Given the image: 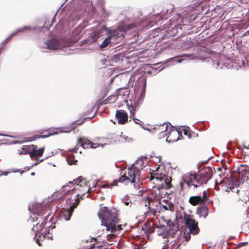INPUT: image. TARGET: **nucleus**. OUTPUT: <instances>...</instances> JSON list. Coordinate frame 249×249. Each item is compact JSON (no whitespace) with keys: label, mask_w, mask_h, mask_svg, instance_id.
Masks as SVG:
<instances>
[{"label":"nucleus","mask_w":249,"mask_h":249,"mask_svg":"<svg viewBox=\"0 0 249 249\" xmlns=\"http://www.w3.org/2000/svg\"><path fill=\"white\" fill-rule=\"evenodd\" d=\"M213 171L210 167H205L197 174L190 173L186 174L184 178V182L189 188L193 186L195 188L207 183L212 177Z\"/></svg>","instance_id":"obj_1"},{"label":"nucleus","mask_w":249,"mask_h":249,"mask_svg":"<svg viewBox=\"0 0 249 249\" xmlns=\"http://www.w3.org/2000/svg\"><path fill=\"white\" fill-rule=\"evenodd\" d=\"M140 176L141 173L139 169H135L134 167L131 166L128 168L127 171L123 175H122L118 180H115L110 185H117L118 182L125 184H128L130 182L133 183V185L135 188H140L142 184Z\"/></svg>","instance_id":"obj_2"},{"label":"nucleus","mask_w":249,"mask_h":249,"mask_svg":"<svg viewBox=\"0 0 249 249\" xmlns=\"http://www.w3.org/2000/svg\"><path fill=\"white\" fill-rule=\"evenodd\" d=\"M118 215L119 211L112 207L111 209H110V239L119 234L120 231L122 230V224Z\"/></svg>","instance_id":"obj_3"},{"label":"nucleus","mask_w":249,"mask_h":249,"mask_svg":"<svg viewBox=\"0 0 249 249\" xmlns=\"http://www.w3.org/2000/svg\"><path fill=\"white\" fill-rule=\"evenodd\" d=\"M50 213L46 210H43L40 212H36L33 214V218L36 221H38L37 223L34 225L32 230L35 233H40L43 232L44 227L50 216Z\"/></svg>","instance_id":"obj_4"},{"label":"nucleus","mask_w":249,"mask_h":249,"mask_svg":"<svg viewBox=\"0 0 249 249\" xmlns=\"http://www.w3.org/2000/svg\"><path fill=\"white\" fill-rule=\"evenodd\" d=\"M172 178L165 174L153 173H150V181L153 184L160 183L159 186L162 188L168 189L172 187Z\"/></svg>","instance_id":"obj_5"},{"label":"nucleus","mask_w":249,"mask_h":249,"mask_svg":"<svg viewBox=\"0 0 249 249\" xmlns=\"http://www.w3.org/2000/svg\"><path fill=\"white\" fill-rule=\"evenodd\" d=\"M67 186L71 187V188L73 187V189L74 190H79L81 192V194H80L81 196H83L86 193H88L90 190V188L87 184L86 180L82 178V177H79L72 181H69V182L66 185H64L63 188L65 190Z\"/></svg>","instance_id":"obj_6"},{"label":"nucleus","mask_w":249,"mask_h":249,"mask_svg":"<svg viewBox=\"0 0 249 249\" xmlns=\"http://www.w3.org/2000/svg\"><path fill=\"white\" fill-rule=\"evenodd\" d=\"M75 128V124H72L69 127L64 128V129L60 130V131H58L57 129H49L44 131V132H48L47 135H36L30 137L25 138V139L26 141L32 142L38 138H47L53 135L57 134L59 132L69 133Z\"/></svg>","instance_id":"obj_7"},{"label":"nucleus","mask_w":249,"mask_h":249,"mask_svg":"<svg viewBox=\"0 0 249 249\" xmlns=\"http://www.w3.org/2000/svg\"><path fill=\"white\" fill-rule=\"evenodd\" d=\"M183 219L185 221V225L186 227L189 229V231L193 235L197 234L199 231V228L198 226V222L191 215L184 213Z\"/></svg>","instance_id":"obj_8"},{"label":"nucleus","mask_w":249,"mask_h":249,"mask_svg":"<svg viewBox=\"0 0 249 249\" xmlns=\"http://www.w3.org/2000/svg\"><path fill=\"white\" fill-rule=\"evenodd\" d=\"M159 199H152L147 197L143 200L144 205L148 209V212H151L155 214L157 213H160L161 205Z\"/></svg>","instance_id":"obj_9"},{"label":"nucleus","mask_w":249,"mask_h":249,"mask_svg":"<svg viewBox=\"0 0 249 249\" xmlns=\"http://www.w3.org/2000/svg\"><path fill=\"white\" fill-rule=\"evenodd\" d=\"M102 205L100 204L101 208L98 215L102 225L106 226V230L109 231V208L107 207H102Z\"/></svg>","instance_id":"obj_10"},{"label":"nucleus","mask_w":249,"mask_h":249,"mask_svg":"<svg viewBox=\"0 0 249 249\" xmlns=\"http://www.w3.org/2000/svg\"><path fill=\"white\" fill-rule=\"evenodd\" d=\"M80 194L77 195V197L74 200V202L72 203V205L70 206L68 210H64L61 214V216L63 217L66 220H69L72 215V213L74 209L77 207L80 203Z\"/></svg>","instance_id":"obj_11"},{"label":"nucleus","mask_w":249,"mask_h":249,"mask_svg":"<svg viewBox=\"0 0 249 249\" xmlns=\"http://www.w3.org/2000/svg\"><path fill=\"white\" fill-rule=\"evenodd\" d=\"M238 178L241 182L249 179V166L241 165L238 168Z\"/></svg>","instance_id":"obj_12"},{"label":"nucleus","mask_w":249,"mask_h":249,"mask_svg":"<svg viewBox=\"0 0 249 249\" xmlns=\"http://www.w3.org/2000/svg\"><path fill=\"white\" fill-rule=\"evenodd\" d=\"M151 191V193L149 195L148 197L152 198V199L160 200L162 197L163 194L161 192L162 190L164 189L161 186H159L160 183L154 184Z\"/></svg>","instance_id":"obj_13"},{"label":"nucleus","mask_w":249,"mask_h":249,"mask_svg":"<svg viewBox=\"0 0 249 249\" xmlns=\"http://www.w3.org/2000/svg\"><path fill=\"white\" fill-rule=\"evenodd\" d=\"M169 129L171 130L168 133V136H167L166 140L169 142H177L182 137L181 133L180 131L175 128H171L169 127Z\"/></svg>","instance_id":"obj_14"},{"label":"nucleus","mask_w":249,"mask_h":249,"mask_svg":"<svg viewBox=\"0 0 249 249\" xmlns=\"http://www.w3.org/2000/svg\"><path fill=\"white\" fill-rule=\"evenodd\" d=\"M115 116L119 124H124L128 121V115L123 110H117Z\"/></svg>","instance_id":"obj_15"},{"label":"nucleus","mask_w":249,"mask_h":249,"mask_svg":"<svg viewBox=\"0 0 249 249\" xmlns=\"http://www.w3.org/2000/svg\"><path fill=\"white\" fill-rule=\"evenodd\" d=\"M78 144L84 148H95L98 146L96 143H94L85 138H80L78 139Z\"/></svg>","instance_id":"obj_16"},{"label":"nucleus","mask_w":249,"mask_h":249,"mask_svg":"<svg viewBox=\"0 0 249 249\" xmlns=\"http://www.w3.org/2000/svg\"><path fill=\"white\" fill-rule=\"evenodd\" d=\"M231 190H235L234 191L236 192L238 196V199L239 200H241L242 202H244L245 203H247L248 201L249 202V190L246 192H241L240 194V190L237 188L236 187L235 188L234 187H232V188H230ZM234 191H232L233 192Z\"/></svg>","instance_id":"obj_17"},{"label":"nucleus","mask_w":249,"mask_h":249,"mask_svg":"<svg viewBox=\"0 0 249 249\" xmlns=\"http://www.w3.org/2000/svg\"><path fill=\"white\" fill-rule=\"evenodd\" d=\"M46 44L50 50H57L61 47L59 40L56 39H50L46 42Z\"/></svg>","instance_id":"obj_18"},{"label":"nucleus","mask_w":249,"mask_h":249,"mask_svg":"<svg viewBox=\"0 0 249 249\" xmlns=\"http://www.w3.org/2000/svg\"><path fill=\"white\" fill-rule=\"evenodd\" d=\"M35 147L33 148L32 152L30 154V157L32 159L35 158L41 157L44 153L45 147H43L37 149V145H34Z\"/></svg>","instance_id":"obj_19"},{"label":"nucleus","mask_w":249,"mask_h":249,"mask_svg":"<svg viewBox=\"0 0 249 249\" xmlns=\"http://www.w3.org/2000/svg\"><path fill=\"white\" fill-rule=\"evenodd\" d=\"M189 202L194 206L203 203L201 196H191L189 199Z\"/></svg>","instance_id":"obj_20"},{"label":"nucleus","mask_w":249,"mask_h":249,"mask_svg":"<svg viewBox=\"0 0 249 249\" xmlns=\"http://www.w3.org/2000/svg\"><path fill=\"white\" fill-rule=\"evenodd\" d=\"M47 230L45 229L44 232H41L40 233H36V243L39 246L42 245V243L45 239V236Z\"/></svg>","instance_id":"obj_21"},{"label":"nucleus","mask_w":249,"mask_h":249,"mask_svg":"<svg viewBox=\"0 0 249 249\" xmlns=\"http://www.w3.org/2000/svg\"><path fill=\"white\" fill-rule=\"evenodd\" d=\"M110 144L122 142L124 141L123 137L121 135L112 134L110 136Z\"/></svg>","instance_id":"obj_22"},{"label":"nucleus","mask_w":249,"mask_h":249,"mask_svg":"<svg viewBox=\"0 0 249 249\" xmlns=\"http://www.w3.org/2000/svg\"><path fill=\"white\" fill-rule=\"evenodd\" d=\"M35 147L34 144L23 145L22 148L19 150L20 154L25 155L29 154L30 156L31 152H32L33 148Z\"/></svg>","instance_id":"obj_23"},{"label":"nucleus","mask_w":249,"mask_h":249,"mask_svg":"<svg viewBox=\"0 0 249 249\" xmlns=\"http://www.w3.org/2000/svg\"><path fill=\"white\" fill-rule=\"evenodd\" d=\"M145 164L146 163L143 161V160L142 159L139 158L131 166L135 169H139V171H140L141 169L144 167Z\"/></svg>","instance_id":"obj_24"},{"label":"nucleus","mask_w":249,"mask_h":249,"mask_svg":"<svg viewBox=\"0 0 249 249\" xmlns=\"http://www.w3.org/2000/svg\"><path fill=\"white\" fill-rule=\"evenodd\" d=\"M123 60V55L117 54L114 55L110 60V65L115 66V64L120 63Z\"/></svg>","instance_id":"obj_25"},{"label":"nucleus","mask_w":249,"mask_h":249,"mask_svg":"<svg viewBox=\"0 0 249 249\" xmlns=\"http://www.w3.org/2000/svg\"><path fill=\"white\" fill-rule=\"evenodd\" d=\"M197 213L199 214L200 216L206 218L209 213V209L206 206H201L197 209Z\"/></svg>","instance_id":"obj_26"},{"label":"nucleus","mask_w":249,"mask_h":249,"mask_svg":"<svg viewBox=\"0 0 249 249\" xmlns=\"http://www.w3.org/2000/svg\"><path fill=\"white\" fill-rule=\"evenodd\" d=\"M135 26L134 23L125 25L121 24L119 26V30L121 32H125L133 28Z\"/></svg>","instance_id":"obj_27"},{"label":"nucleus","mask_w":249,"mask_h":249,"mask_svg":"<svg viewBox=\"0 0 249 249\" xmlns=\"http://www.w3.org/2000/svg\"><path fill=\"white\" fill-rule=\"evenodd\" d=\"M165 204L161 205V207L163 208L166 211L170 210L171 211H173L174 210V206L172 204V203L169 201H166L165 202Z\"/></svg>","instance_id":"obj_28"},{"label":"nucleus","mask_w":249,"mask_h":249,"mask_svg":"<svg viewBox=\"0 0 249 249\" xmlns=\"http://www.w3.org/2000/svg\"><path fill=\"white\" fill-rule=\"evenodd\" d=\"M67 160L68 163L70 165L76 164L77 162V160L75 159V157L72 154H70L69 155L67 158Z\"/></svg>","instance_id":"obj_29"},{"label":"nucleus","mask_w":249,"mask_h":249,"mask_svg":"<svg viewBox=\"0 0 249 249\" xmlns=\"http://www.w3.org/2000/svg\"><path fill=\"white\" fill-rule=\"evenodd\" d=\"M128 109H129L130 113V118H132V119L135 120V119L134 118V116L135 113V110H136L137 105H136V104H134L133 105H131L130 107L128 105Z\"/></svg>","instance_id":"obj_30"},{"label":"nucleus","mask_w":249,"mask_h":249,"mask_svg":"<svg viewBox=\"0 0 249 249\" xmlns=\"http://www.w3.org/2000/svg\"><path fill=\"white\" fill-rule=\"evenodd\" d=\"M123 34L120 35L117 31H111L110 30V44L112 42V40L115 39L116 37L121 36Z\"/></svg>","instance_id":"obj_31"},{"label":"nucleus","mask_w":249,"mask_h":249,"mask_svg":"<svg viewBox=\"0 0 249 249\" xmlns=\"http://www.w3.org/2000/svg\"><path fill=\"white\" fill-rule=\"evenodd\" d=\"M210 195L208 193L206 190H205L203 192V196L201 197V199H202V202L205 203L206 201L208 200V197Z\"/></svg>","instance_id":"obj_32"},{"label":"nucleus","mask_w":249,"mask_h":249,"mask_svg":"<svg viewBox=\"0 0 249 249\" xmlns=\"http://www.w3.org/2000/svg\"><path fill=\"white\" fill-rule=\"evenodd\" d=\"M172 244L171 249H177L180 246V244H178V242L177 240H175L174 241L171 242Z\"/></svg>","instance_id":"obj_33"},{"label":"nucleus","mask_w":249,"mask_h":249,"mask_svg":"<svg viewBox=\"0 0 249 249\" xmlns=\"http://www.w3.org/2000/svg\"><path fill=\"white\" fill-rule=\"evenodd\" d=\"M109 45V36L106 38L102 43L100 46V47L102 49L107 47Z\"/></svg>","instance_id":"obj_34"},{"label":"nucleus","mask_w":249,"mask_h":249,"mask_svg":"<svg viewBox=\"0 0 249 249\" xmlns=\"http://www.w3.org/2000/svg\"><path fill=\"white\" fill-rule=\"evenodd\" d=\"M181 134L183 133V134L187 136L188 138H191L192 137V134L191 131L188 130L187 128H183L181 131H180Z\"/></svg>","instance_id":"obj_35"},{"label":"nucleus","mask_w":249,"mask_h":249,"mask_svg":"<svg viewBox=\"0 0 249 249\" xmlns=\"http://www.w3.org/2000/svg\"><path fill=\"white\" fill-rule=\"evenodd\" d=\"M151 223L152 224V225H153V222L152 221H151V222H149V228H147V229H146V231L148 233H153L154 232V228L153 227H152L151 226Z\"/></svg>","instance_id":"obj_36"},{"label":"nucleus","mask_w":249,"mask_h":249,"mask_svg":"<svg viewBox=\"0 0 249 249\" xmlns=\"http://www.w3.org/2000/svg\"><path fill=\"white\" fill-rule=\"evenodd\" d=\"M191 232L189 231L188 232L185 233H184V238L187 242H188L191 239Z\"/></svg>","instance_id":"obj_37"},{"label":"nucleus","mask_w":249,"mask_h":249,"mask_svg":"<svg viewBox=\"0 0 249 249\" xmlns=\"http://www.w3.org/2000/svg\"><path fill=\"white\" fill-rule=\"evenodd\" d=\"M88 249H103V247H101L99 245H97L95 244H92L90 246V248Z\"/></svg>","instance_id":"obj_38"},{"label":"nucleus","mask_w":249,"mask_h":249,"mask_svg":"<svg viewBox=\"0 0 249 249\" xmlns=\"http://www.w3.org/2000/svg\"><path fill=\"white\" fill-rule=\"evenodd\" d=\"M107 94H106L105 95H104L103 97H102V101H101L99 104H105L106 103H107V99H108L109 97L107 98L106 99H105V98H106V96Z\"/></svg>","instance_id":"obj_39"},{"label":"nucleus","mask_w":249,"mask_h":249,"mask_svg":"<svg viewBox=\"0 0 249 249\" xmlns=\"http://www.w3.org/2000/svg\"><path fill=\"white\" fill-rule=\"evenodd\" d=\"M108 186V184L106 183V184H104L102 185L101 186V188H104L107 187Z\"/></svg>","instance_id":"obj_40"},{"label":"nucleus","mask_w":249,"mask_h":249,"mask_svg":"<svg viewBox=\"0 0 249 249\" xmlns=\"http://www.w3.org/2000/svg\"><path fill=\"white\" fill-rule=\"evenodd\" d=\"M106 62V59L105 58L101 60V64L102 65H104L105 64Z\"/></svg>","instance_id":"obj_41"},{"label":"nucleus","mask_w":249,"mask_h":249,"mask_svg":"<svg viewBox=\"0 0 249 249\" xmlns=\"http://www.w3.org/2000/svg\"><path fill=\"white\" fill-rule=\"evenodd\" d=\"M169 247L168 246V244L165 245L162 249H169Z\"/></svg>","instance_id":"obj_42"},{"label":"nucleus","mask_w":249,"mask_h":249,"mask_svg":"<svg viewBox=\"0 0 249 249\" xmlns=\"http://www.w3.org/2000/svg\"><path fill=\"white\" fill-rule=\"evenodd\" d=\"M116 96L115 95H110V101L112 99L114 98V100L115 99Z\"/></svg>","instance_id":"obj_43"},{"label":"nucleus","mask_w":249,"mask_h":249,"mask_svg":"<svg viewBox=\"0 0 249 249\" xmlns=\"http://www.w3.org/2000/svg\"><path fill=\"white\" fill-rule=\"evenodd\" d=\"M168 126L167 124L166 125V126H165V131H168Z\"/></svg>","instance_id":"obj_44"},{"label":"nucleus","mask_w":249,"mask_h":249,"mask_svg":"<svg viewBox=\"0 0 249 249\" xmlns=\"http://www.w3.org/2000/svg\"><path fill=\"white\" fill-rule=\"evenodd\" d=\"M7 174H8V172H4V174H0V176H1V175H7Z\"/></svg>","instance_id":"obj_45"},{"label":"nucleus","mask_w":249,"mask_h":249,"mask_svg":"<svg viewBox=\"0 0 249 249\" xmlns=\"http://www.w3.org/2000/svg\"><path fill=\"white\" fill-rule=\"evenodd\" d=\"M245 35H249V30H248L246 33H245Z\"/></svg>","instance_id":"obj_46"},{"label":"nucleus","mask_w":249,"mask_h":249,"mask_svg":"<svg viewBox=\"0 0 249 249\" xmlns=\"http://www.w3.org/2000/svg\"><path fill=\"white\" fill-rule=\"evenodd\" d=\"M25 29H26L29 30V29H31V27H25Z\"/></svg>","instance_id":"obj_47"},{"label":"nucleus","mask_w":249,"mask_h":249,"mask_svg":"<svg viewBox=\"0 0 249 249\" xmlns=\"http://www.w3.org/2000/svg\"><path fill=\"white\" fill-rule=\"evenodd\" d=\"M44 133H46L44 135H47L48 132H44H44H42V133H41V134H43Z\"/></svg>","instance_id":"obj_48"},{"label":"nucleus","mask_w":249,"mask_h":249,"mask_svg":"<svg viewBox=\"0 0 249 249\" xmlns=\"http://www.w3.org/2000/svg\"><path fill=\"white\" fill-rule=\"evenodd\" d=\"M124 204H125L126 205H128V204H129V202H124Z\"/></svg>","instance_id":"obj_49"},{"label":"nucleus","mask_w":249,"mask_h":249,"mask_svg":"<svg viewBox=\"0 0 249 249\" xmlns=\"http://www.w3.org/2000/svg\"><path fill=\"white\" fill-rule=\"evenodd\" d=\"M100 199H101V200H104V199H105V197H103V196H101V197H100Z\"/></svg>","instance_id":"obj_50"},{"label":"nucleus","mask_w":249,"mask_h":249,"mask_svg":"<svg viewBox=\"0 0 249 249\" xmlns=\"http://www.w3.org/2000/svg\"><path fill=\"white\" fill-rule=\"evenodd\" d=\"M8 39H9V38H7L6 39H5L4 41V43H6L8 41Z\"/></svg>","instance_id":"obj_51"},{"label":"nucleus","mask_w":249,"mask_h":249,"mask_svg":"<svg viewBox=\"0 0 249 249\" xmlns=\"http://www.w3.org/2000/svg\"><path fill=\"white\" fill-rule=\"evenodd\" d=\"M140 247L139 246H138L137 248L136 247H135L134 249H140Z\"/></svg>","instance_id":"obj_52"},{"label":"nucleus","mask_w":249,"mask_h":249,"mask_svg":"<svg viewBox=\"0 0 249 249\" xmlns=\"http://www.w3.org/2000/svg\"><path fill=\"white\" fill-rule=\"evenodd\" d=\"M53 218V216H51V217L50 218V221L51 222L52 221V219Z\"/></svg>","instance_id":"obj_53"},{"label":"nucleus","mask_w":249,"mask_h":249,"mask_svg":"<svg viewBox=\"0 0 249 249\" xmlns=\"http://www.w3.org/2000/svg\"><path fill=\"white\" fill-rule=\"evenodd\" d=\"M147 228V225H144V229H146Z\"/></svg>","instance_id":"obj_54"},{"label":"nucleus","mask_w":249,"mask_h":249,"mask_svg":"<svg viewBox=\"0 0 249 249\" xmlns=\"http://www.w3.org/2000/svg\"><path fill=\"white\" fill-rule=\"evenodd\" d=\"M83 123V121H82L81 123L78 124H81Z\"/></svg>","instance_id":"obj_55"},{"label":"nucleus","mask_w":249,"mask_h":249,"mask_svg":"<svg viewBox=\"0 0 249 249\" xmlns=\"http://www.w3.org/2000/svg\"><path fill=\"white\" fill-rule=\"evenodd\" d=\"M180 185H181V186L182 187V185H183V183H180Z\"/></svg>","instance_id":"obj_56"},{"label":"nucleus","mask_w":249,"mask_h":249,"mask_svg":"<svg viewBox=\"0 0 249 249\" xmlns=\"http://www.w3.org/2000/svg\"><path fill=\"white\" fill-rule=\"evenodd\" d=\"M80 198H81V199H83V198H82V197L81 196H80Z\"/></svg>","instance_id":"obj_57"},{"label":"nucleus","mask_w":249,"mask_h":249,"mask_svg":"<svg viewBox=\"0 0 249 249\" xmlns=\"http://www.w3.org/2000/svg\"><path fill=\"white\" fill-rule=\"evenodd\" d=\"M242 243H241L240 244H239V246H240V245H242Z\"/></svg>","instance_id":"obj_58"},{"label":"nucleus","mask_w":249,"mask_h":249,"mask_svg":"<svg viewBox=\"0 0 249 249\" xmlns=\"http://www.w3.org/2000/svg\"><path fill=\"white\" fill-rule=\"evenodd\" d=\"M242 243H241L240 244H239V246H240V245H242Z\"/></svg>","instance_id":"obj_59"},{"label":"nucleus","mask_w":249,"mask_h":249,"mask_svg":"<svg viewBox=\"0 0 249 249\" xmlns=\"http://www.w3.org/2000/svg\"><path fill=\"white\" fill-rule=\"evenodd\" d=\"M242 243H241L240 244H239V246H240V245H242Z\"/></svg>","instance_id":"obj_60"}]
</instances>
